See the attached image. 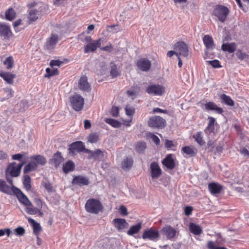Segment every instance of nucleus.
Segmentation results:
<instances>
[{"mask_svg":"<svg viewBox=\"0 0 249 249\" xmlns=\"http://www.w3.org/2000/svg\"><path fill=\"white\" fill-rule=\"evenodd\" d=\"M85 207L87 212L93 214H98L103 209L101 202L95 198H90L88 200Z\"/></svg>","mask_w":249,"mask_h":249,"instance_id":"nucleus-1","label":"nucleus"},{"mask_svg":"<svg viewBox=\"0 0 249 249\" xmlns=\"http://www.w3.org/2000/svg\"><path fill=\"white\" fill-rule=\"evenodd\" d=\"M229 12L230 11L227 7L217 5L213 9V15L216 17L221 22L223 23L225 21Z\"/></svg>","mask_w":249,"mask_h":249,"instance_id":"nucleus-2","label":"nucleus"},{"mask_svg":"<svg viewBox=\"0 0 249 249\" xmlns=\"http://www.w3.org/2000/svg\"><path fill=\"white\" fill-rule=\"evenodd\" d=\"M166 124V120L160 116H152L148 121V126L154 128L162 129Z\"/></svg>","mask_w":249,"mask_h":249,"instance_id":"nucleus-3","label":"nucleus"},{"mask_svg":"<svg viewBox=\"0 0 249 249\" xmlns=\"http://www.w3.org/2000/svg\"><path fill=\"white\" fill-rule=\"evenodd\" d=\"M142 238L144 240L156 241L160 238L159 231L153 228L147 229L143 231Z\"/></svg>","mask_w":249,"mask_h":249,"instance_id":"nucleus-4","label":"nucleus"},{"mask_svg":"<svg viewBox=\"0 0 249 249\" xmlns=\"http://www.w3.org/2000/svg\"><path fill=\"white\" fill-rule=\"evenodd\" d=\"M70 101L72 107L75 111H78L83 108L84 104V99L81 95L76 94L71 97Z\"/></svg>","mask_w":249,"mask_h":249,"instance_id":"nucleus-5","label":"nucleus"},{"mask_svg":"<svg viewBox=\"0 0 249 249\" xmlns=\"http://www.w3.org/2000/svg\"><path fill=\"white\" fill-rule=\"evenodd\" d=\"M146 92L152 95H161L165 91L164 87L159 84L149 85L146 89Z\"/></svg>","mask_w":249,"mask_h":249,"instance_id":"nucleus-6","label":"nucleus"},{"mask_svg":"<svg viewBox=\"0 0 249 249\" xmlns=\"http://www.w3.org/2000/svg\"><path fill=\"white\" fill-rule=\"evenodd\" d=\"M85 145L81 141H77L71 143L69 147L68 151L70 155L73 156L77 153L84 151Z\"/></svg>","mask_w":249,"mask_h":249,"instance_id":"nucleus-7","label":"nucleus"},{"mask_svg":"<svg viewBox=\"0 0 249 249\" xmlns=\"http://www.w3.org/2000/svg\"><path fill=\"white\" fill-rule=\"evenodd\" d=\"M14 191L13 192L15 195L20 203L25 206H32V203L27 196L17 187H14Z\"/></svg>","mask_w":249,"mask_h":249,"instance_id":"nucleus-8","label":"nucleus"},{"mask_svg":"<svg viewBox=\"0 0 249 249\" xmlns=\"http://www.w3.org/2000/svg\"><path fill=\"white\" fill-rule=\"evenodd\" d=\"M13 34L10 26L4 22L0 23V37L3 40H9Z\"/></svg>","mask_w":249,"mask_h":249,"instance_id":"nucleus-9","label":"nucleus"},{"mask_svg":"<svg viewBox=\"0 0 249 249\" xmlns=\"http://www.w3.org/2000/svg\"><path fill=\"white\" fill-rule=\"evenodd\" d=\"M174 48L178 53V55L186 57L189 54L188 47L187 44L183 42L180 41L175 44Z\"/></svg>","mask_w":249,"mask_h":249,"instance_id":"nucleus-10","label":"nucleus"},{"mask_svg":"<svg viewBox=\"0 0 249 249\" xmlns=\"http://www.w3.org/2000/svg\"><path fill=\"white\" fill-rule=\"evenodd\" d=\"M161 233L165 236L167 239L173 240L176 236L177 231L170 225H167L164 227L161 230Z\"/></svg>","mask_w":249,"mask_h":249,"instance_id":"nucleus-11","label":"nucleus"},{"mask_svg":"<svg viewBox=\"0 0 249 249\" xmlns=\"http://www.w3.org/2000/svg\"><path fill=\"white\" fill-rule=\"evenodd\" d=\"M73 185H77L79 186H88L90 182L88 178L82 175L75 176L71 182Z\"/></svg>","mask_w":249,"mask_h":249,"instance_id":"nucleus-12","label":"nucleus"},{"mask_svg":"<svg viewBox=\"0 0 249 249\" xmlns=\"http://www.w3.org/2000/svg\"><path fill=\"white\" fill-rule=\"evenodd\" d=\"M203 41L206 47L205 54L208 56V51L213 50L214 44L213 37L209 35H205L203 37Z\"/></svg>","mask_w":249,"mask_h":249,"instance_id":"nucleus-13","label":"nucleus"},{"mask_svg":"<svg viewBox=\"0 0 249 249\" xmlns=\"http://www.w3.org/2000/svg\"><path fill=\"white\" fill-rule=\"evenodd\" d=\"M151 62L147 58H142L139 59L137 62V66L139 69L142 71H147L150 68Z\"/></svg>","mask_w":249,"mask_h":249,"instance_id":"nucleus-14","label":"nucleus"},{"mask_svg":"<svg viewBox=\"0 0 249 249\" xmlns=\"http://www.w3.org/2000/svg\"><path fill=\"white\" fill-rule=\"evenodd\" d=\"M101 45V38L94 40L93 42L88 44L84 46V52L85 53H92L100 47Z\"/></svg>","mask_w":249,"mask_h":249,"instance_id":"nucleus-15","label":"nucleus"},{"mask_svg":"<svg viewBox=\"0 0 249 249\" xmlns=\"http://www.w3.org/2000/svg\"><path fill=\"white\" fill-rule=\"evenodd\" d=\"M79 88L80 90L89 92L90 90V86L88 81L87 77L85 75L81 76L78 81Z\"/></svg>","mask_w":249,"mask_h":249,"instance_id":"nucleus-16","label":"nucleus"},{"mask_svg":"<svg viewBox=\"0 0 249 249\" xmlns=\"http://www.w3.org/2000/svg\"><path fill=\"white\" fill-rule=\"evenodd\" d=\"M150 169L151 177L153 178H157L161 174V170L157 162H152L150 164Z\"/></svg>","mask_w":249,"mask_h":249,"instance_id":"nucleus-17","label":"nucleus"},{"mask_svg":"<svg viewBox=\"0 0 249 249\" xmlns=\"http://www.w3.org/2000/svg\"><path fill=\"white\" fill-rule=\"evenodd\" d=\"M208 188L212 195H215L221 193L223 186L218 183L212 182L208 184Z\"/></svg>","mask_w":249,"mask_h":249,"instance_id":"nucleus-18","label":"nucleus"},{"mask_svg":"<svg viewBox=\"0 0 249 249\" xmlns=\"http://www.w3.org/2000/svg\"><path fill=\"white\" fill-rule=\"evenodd\" d=\"M64 160L61 153L59 151H57L56 153L53 154V158L50 160V162L53 164L55 167L57 168L63 161Z\"/></svg>","mask_w":249,"mask_h":249,"instance_id":"nucleus-19","label":"nucleus"},{"mask_svg":"<svg viewBox=\"0 0 249 249\" xmlns=\"http://www.w3.org/2000/svg\"><path fill=\"white\" fill-rule=\"evenodd\" d=\"M6 172L9 173L11 177H18L20 172L16 166V162H13L11 163L7 167Z\"/></svg>","mask_w":249,"mask_h":249,"instance_id":"nucleus-20","label":"nucleus"},{"mask_svg":"<svg viewBox=\"0 0 249 249\" xmlns=\"http://www.w3.org/2000/svg\"><path fill=\"white\" fill-rule=\"evenodd\" d=\"M162 163L169 169L172 170L174 169L175 167V163L172 157V154L167 155L162 160Z\"/></svg>","mask_w":249,"mask_h":249,"instance_id":"nucleus-21","label":"nucleus"},{"mask_svg":"<svg viewBox=\"0 0 249 249\" xmlns=\"http://www.w3.org/2000/svg\"><path fill=\"white\" fill-rule=\"evenodd\" d=\"M114 227L117 229L118 231H121L124 228H127L128 223L124 219L115 218L113 219Z\"/></svg>","mask_w":249,"mask_h":249,"instance_id":"nucleus-22","label":"nucleus"},{"mask_svg":"<svg viewBox=\"0 0 249 249\" xmlns=\"http://www.w3.org/2000/svg\"><path fill=\"white\" fill-rule=\"evenodd\" d=\"M205 108L206 110H214L218 114H222L223 112V109L217 106L213 102H209L205 104Z\"/></svg>","mask_w":249,"mask_h":249,"instance_id":"nucleus-23","label":"nucleus"},{"mask_svg":"<svg viewBox=\"0 0 249 249\" xmlns=\"http://www.w3.org/2000/svg\"><path fill=\"white\" fill-rule=\"evenodd\" d=\"M237 48V46L235 43H223L221 46V49L224 51L230 53H234Z\"/></svg>","mask_w":249,"mask_h":249,"instance_id":"nucleus-24","label":"nucleus"},{"mask_svg":"<svg viewBox=\"0 0 249 249\" xmlns=\"http://www.w3.org/2000/svg\"><path fill=\"white\" fill-rule=\"evenodd\" d=\"M0 76L8 84H12L14 82V79L16 77V75L9 72L0 71Z\"/></svg>","mask_w":249,"mask_h":249,"instance_id":"nucleus-25","label":"nucleus"},{"mask_svg":"<svg viewBox=\"0 0 249 249\" xmlns=\"http://www.w3.org/2000/svg\"><path fill=\"white\" fill-rule=\"evenodd\" d=\"M28 222L32 225L33 228V232L36 236H38L39 232L41 231V227L39 223L36 222L35 220L31 218H28Z\"/></svg>","mask_w":249,"mask_h":249,"instance_id":"nucleus-26","label":"nucleus"},{"mask_svg":"<svg viewBox=\"0 0 249 249\" xmlns=\"http://www.w3.org/2000/svg\"><path fill=\"white\" fill-rule=\"evenodd\" d=\"M0 191L7 195H11L13 192L10 187L7 185L5 181L0 179Z\"/></svg>","mask_w":249,"mask_h":249,"instance_id":"nucleus-27","label":"nucleus"},{"mask_svg":"<svg viewBox=\"0 0 249 249\" xmlns=\"http://www.w3.org/2000/svg\"><path fill=\"white\" fill-rule=\"evenodd\" d=\"M74 163L71 160H68L63 165V171L66 174L73 171L74 170Z\"/></svg>","mask_w":249,"mask_h":249,"instance_id":"nucleus-28","label":"nucleus"},{"mask_svg":"<svg viewBox=\"0 0 249 249\" xmlns=\"http://www.w3.org/2000/svg\"><path fill=\"white\" fill-rule=\"evenodd\" d=\"M190 231L195 235H199L202 232L201 227L194 223H190L189 226Z\"/></svg>","mask_w":249,"mask_h":249,"instance_id":"nucleus-29","label":"nucleus"},{"mask_svg":"<svg viewBox=\"0 0 249 249\" xmlns=\"http://www.w3.org/2000/svg\"><path fill=\"white\" fill-rule=\"evenodd\" d=\"M220 99L221 100V102L224 103L229 106H233L234 105V102L233 100L228 95L225 94H222L220 96Z\"/></svg>","mask_w":249,"mask_h":249,"instance_id":"nucleus-30","label":"nucleus"},{"mask_svg":"<svg viewBox=\"0 0 249 249\" xmlns=\"http://www.w3.org/2000/svg\"><path fill=\"white\" fill-rule=\"evenodd\" d=\"M39 12L38 11L32 9L29 11L28 19L30 23L35 21L38 18Z\"/></svg>","mask_w":249,"mask_h":249,"instance_id":"nucleus-31","label":"nucleus"},{"mask_svg":"<svg viewBox=\"0 0 249 249\" xmlns=\"http://www.w3.org/2000/svg\"><path fill=\"white\" fill-rule=\"evenodd\" d=\"M31 159L35 160V161L38 165H44L46 163V160L44 156L37 155L31 157Z\"/></svg>","mask_w":249,"mask_h":249,"instance_id":"nucleus-32","label":"nucleus"},{"mask_svg":"<svg viewBox=\"0 0 249 249\" xmlns=\"http://www.w3.org/2000/svg\"><path fill=\"white\" fill-rule=\"evenodd\" d=\"M142 228V223L139 222L135 225L132 226L130 229L127 231V234L129 235H133L137 233Z\"/></svg>","mask_w":249,"mask_h":249,"instance_id":"nucleus-33","label":"nucleus"},{"mask_svg":"<svg viewBox=\"0 0 249 249\" xmlns=\"http://www.w3.org/2000/svg\"><path fill=\"white\" fill-rule=\"evenodd\" d=\"M37 169V164L35 161H32L25 166L23 172L26 174L32 171H35Z\"/></svg>","mask_w":249,"mask_h":249,"instance_id":"nucleus-34","label":"nucleus"},{"mask_svg":"<svg viewBox=\"0 0 249 249\" xmlns=\"http://www.w3.org/2000/svg\"><path fill=\"white\" fill-rule=\"evenodd\" d=\"M16 12L12 8H9L5 11V18L8 20H13L16 18Z\"/></svg>","mask_w":249,"mask_h":249,"instance_id":"nucleus-35","label":"nucleus"},{"mask_svg":"<svg viewBox=\"0 0 249 249\" xmlns=\"http://www.w3.org/2000/svg\"><path fill=\"white\" fill-rule=\"evenodd\" d=\"M135 150L139 153H142L146 148V144L144 142H139L136 143Z\"/></svg>","mask_w":249,"mask_h":249,"instance_id":"nucleus-36","label":"nucleus"},{"mask_svg":"<svg viewBox=\"0 0 249 249\" xmlns=\"http://www.w3.org/2000/svg\"><path fill=\"white\" fill-rule=\"evenodd\" d=\"M23 184L27 191L31 189V178L29 175H24L23 177Z\"/></svg>","mask_w":249,"mask_h":249,"instance_id":"nucleus-37","label":"nucleus"},{"mask_svg":"<svg viewBox=\"0 0 249 249\" xmlns=\"http://www.w3.org/2000/svg\"><path fill=\"white\" fill-rule=\"evenodd\" d=\"M193 138L197 143L200 146L203 145L205 143V142L203 140L202 132H198L193 136Z\"/></svg>","mask_w":249,"mask_h":249,"instance_id":"nucleus-38","label":"nucleus"},{"mask_svg":"<svg viewBox=\"0 0 249 249\" xmlns=\"http://www.w3.org/2000/svg\"><path fill=\"white\" fill-rule=\"evenodd\" d=\"M110 67L111 68L110 70V75L112 77H117L118 75L120 74L118 70H117V65L115 64L114 62H111L110 63Z\"/></svg>","mask_w":249,"mask_h":249,"instance_id":"nucleus-39","label":"nucleus"},{"mask_svg":"<svg viewBox=\"0 0 249 249\" xmlns=\"http://www.w3.org/2000/svg\"><path fill=\"white\" fill-rule=\"evenodd\" d=\"M182 151L190 157L195 156L196 152L195 151L194 148L190 146H185L182 148Z\"/></svg>","mask_w":249,"mask_h":249,"instance_id":"nucleus-40","label":"nucleus"},{"mask_svg":"<svg viewBox=\"0 0 249 249\" xmlns=\"http://www.w3.org/2000/svg\"><path fill=\"white\" fill-rule=\"evenodd\" d=\"M105 121L106 123L115 128H119L121 126V123L120 122L113 119L106 118Z\"/></svg>","mask_w":249,"mask_h":249,"instance_id":"nucleus-41","label":"nucleus"},{"mask_svg":"<svg viewBox=\"0 0 249 249\" xmlns=\"http://www.w3.org/2000/svg\"><path fill=\"white\" fill-rule=\"evenodd\" d=\"M133 163V160L131 158H127L122 162V167L124 169L130 168Z\"/></svg>","mask_w":249,"mask_h":249,"instance_id":"nucleus-42","label":"nucleus"},{"mask_svg":"<svg viewBox=\"0 0 249 249\" xmlns=\"http://www.w3.org/2000/svg\"><path fill=\"white\" fill-rule=\"evenodd\" d=\"M46 74L45 75V77L50 78L52 76H54L58 74L57 69L53 68L52 70L49 68L46 69Z\"/></svg>","mask_w":249,"mask_h":249,"instance_id":"nucleus-43","label":"nucleus"},{"mask_svg":"<svg viewBox=\"0 0 249 249\" xmlns=\"http://www.w3.org/2000/svg\"><path fill=\"white\" fill-rule=\"evenodd\" d=\"M4 65L6 66V68L8 70L11 69L14 66V60L13 57L10 56L6 58L3 62Z\"/></svg>","mask_w":249,"mask_h":249,"instance_id":"nucleus-44","label":"nucleus"},{"mask_svg":"<svg viewBox=\"0 0 249 249\" xmlns=\"http://www.w3.org/2000/svg\"><path fill=\"white\" fill-rule=\"evenodd\" d=\"M42 184L48 192L51 193L54 191L52 183L48 180L43 181Z\"/></svg>","mask_w":249,"mask_h":249,"instance_id":"nucleus-45","label":"nucleus"},{"mask_svg":"<svg viewBox=\"0 0 249 249\" xmlns=\"http://www.w3.org/2000/svg\"><path fill=\"white\" fill-rule=\"evenodd\" d=\"M88 139L90 143H95L98 141L99 135L96 132L91 133L88 136Z\"/></svg>","mask_w":249,"mask_h":249,"instance_id":"nucleus-46","label":"nucleus"},{"mask_svg":"<svg viewBox=\"0 0 249 249\" xmlns=\"http://www.w3.org/2000/svg\"><path fill=\"white\" fill-rule=\"evenodd\" d=\"M236 54L239 59L242 60H248L249 59V55L246 53H243L241 50H238L236 53Z\"/></svg>","mask_w":249,"mask_h":249,"instance_id":"nucleus-47","label":"nucleus"},{"mask_svg":"<svg viewBox=\"0 0 249 249\" xmlns=\"http://www.w3.org/2000/svg\"><path fill=\"white\" fill-rule=\"evenodd\" d=\"M58 36L57 35H53L48 41L49 45L51 47L54 46L58 41Z\"/></svg>","mask_w":249,"mask_h":249,"instance_id":"nucleus-48","label":"nucleus"},{"mask_svg":"<svg viewBox=\"0 0 249 249\" xmlns=\"http://www.w3.org/2000/svg\"><path fill=\"white\" fill-rule=\"evenodd\" d=\"M26 212L31 215L36 214L38 212H40L39 209L32 206H26Z\"/></svg>","mask_w":249,"mask_h":249,"instance_id":"nucleus-49","label":"nucleus"},{"mask_svg":"<svg viewBox=\"0 0 249 249\" xmlns=\"http://www.w3.org/2000/svg\"><path fill=\"white\" fill-rule=\"evenodd\" d=\"M103 156V152L99 149L92 151V154L89 155V158H93L94 159H97L100 156Z\"/></svg>","mask_w":249,"mask_h":249,"instance_id":"nucleus-50","label":"nucleus"},{"mask_svg":"<svg viewBox=\"0 0 249 249\" xmlns=\"http://www.w3.org/2000/svg\"><path fill=\"white\" fill-rule=\"evenodd\" d=\"M132 90H128L126 92L127 95L129 96L136 95L137 93H138L140 90V87H137V86H135L134 85L132 87Z\"/></svg>","mask_w":249,"mask_h":249,"instance_id":"nucleus-51","label":"nucleus"},{"mask_svg":"<svg viewBox=\"0 0 249 249\" xmlns=\"http://www.w3.org/2000/svg\"><path fill=\"white\" fill-rule=\"evenodd\" d=\"M5 176L7 181L11 185V187H10V188L13 192L14 191V187H16L13 184V179L12 178V177H11L9 173H7V172H5Z\"/></svg>","mask_w":249,"mask_h":249,"instance_id":"nucleus-52","label":"nucleus"},{"mask_svg":"<svg viewBox=\"0 0 249 249\" xmlns=\"http://www.w3.org/2000/svg\"><path fill=\"white\" fill-rule=\"evenodd\" d=\"M107 30L109 32H112L113 33H117L121 31V28L119 25H113L107 26Z\"/></svg>","mask_w":249,"mask_h":249,"instance_id":"nucleus-53","label":"nucleus"},{"mask_svg":"<svg viewBox=\"0 0 249 249\" xmlns=\"http://www.w3.org/2000/svg\"><path fill=\"white\" fill-rule=\"evenodd\" d=\"M207 63L210 64L214 68H219L221 67L219 61L218 60L207 61Z\"/></svg>","mask_w":249,"mask_h":249,"instance_id":"nucleus-54","label":"nucleus"},{"mask_svg":"<svg viewBox=\"0 0 249 249\" xmlns=\"http://www.w3.org/2000/svg\"><path fill=\"white\" fill-rule=\"evenodd\" d=\"M126 114L129 116H132L135 113V108L129 106H126L125 108Z\"/></svg>","mask_w":249,"mask_h":249,"instance_id":"nucleus-55","label":"nucleus"},{"mask_svg":"<svg viewBox=\"0 0 249 249\" xmlns=\"http://www.w3.org/2000/svg\"><path fill=\"white\" fill-rule=\"evenodd\" d=\"M207 247L209 249H227L224 247H217L213 241H209L207 244Z\"/></svg>","mask_w":249,"mask_h":249,"instance_id":"nucleus-56","label":"nucleus"},{"mask_svg":"<svg viewBox=\"0 0 249 249\" xmlns=\"http://www.w3.org/2000/svg\"><path fill=\"white\" fill-rule=\"evenodd\" d=\"M4 91L6 94V99H9L14 96V91L11 88H5L4 89Z\"/></svg>","mask_w":249,"mask_h":249,"instance_id":"nucleus-57","label":"nucleus"},{"mask_svg":"<svg viewBox=\"0 0 249 249\" xmlns=\"http://www.w3.org/2000/svg\"><path fill=\"white\" fill-rule=\"evenodd\" d=\"M149 137L152 141L156 144L159 145L160 142L159 138L155 134L153 133H150Z\"/></svg>","mask_w":249,"mask_h":249,"instance_id":"nucleus-58","label":"nucleus"},{"mask_svg":"<svg viewBox=\"0 0 249 249\" xmlns=\"http://www.w3.org/2000/svg\"><path fill=\"white\" fill-rule=\"evenodd\" d=\"M110 113L114 117H116L119 114V108L115 106H113L111 108Z\"/></svg>","mask_w":249,"mask_h":249,"instance_id":"nucleus-59","label":"nucleus"},{"mask_svg":"<svg viewBox=\"0 0 249 249\" xmlns=\"http://www.w3.org/2000/svg\"><path fill=\"white\" fill-rule=\"evenodd\" d=\"M165 147L167 148H171L176 147V144L172 141L166 140L164 143Z\"/></svg>","mask_w":249,"mask_h":249,"instance_id":"nucleus-60","label":"nucleus"},{"mask_svg":"<svg viewBox=\"0 0 249 249\" xmlns=\"http://www.w3.org/2000/svg\"><path fill=\"white\" fill-rule=\"evenodd\" d=\"M25 230L23 227H19L15 230V232L18 235H23L25 233Z\"/></svg>","mask_w":249,"mask_h":249,"instance_id":"nucleus-61","label":"nucleus"},{"mask_svg":"<svg viewBox=\"0 0 249 249\" xmlns=\"http://www.w3.org/2000/svg\"><path fill=\"white\" fill-rule=\"evenodd\" d=\"M63 62L59 60H52L50 62V65L52 67L54 66H60Z\"/></svg>","mask_w":249,"mask_h":249,"instance_id":"nucleus-62","label":"nucleus"},{"mask_svg":"<svg viewBox=\"0 0 249 249\" xmlns=\"http://www.w3.org/2000/svg\"><path fill=\"white\" fill-rule=\"evenodd\" d=\"M214 130V125H208L207 127L204 130V131L206 134H211V133H213Z\"/></svg>","mask_w":249,"mask_h":249,"instance_id":"nucleus-63","label":"nucleus"},{"mask_svg":"<svg viewBox=\"0 0 249 249\" xmlns=\"http://www.w3.org/2000/svg\"><path fill=\"white\" fill-rule=\"evenodd\" d=\"M11 233L12 231L9 229L0 230V236H3L4 234L9 236Z\"/></svg>","mask_w":249,"mask_h":249,"instance_id":"nucleus-64","label":"nucleus"}]
</instances>
